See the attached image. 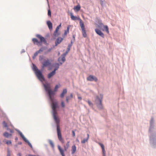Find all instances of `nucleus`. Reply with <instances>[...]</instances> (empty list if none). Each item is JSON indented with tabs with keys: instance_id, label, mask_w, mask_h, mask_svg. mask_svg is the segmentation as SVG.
I'll return each instance as SVG.
<instances>
[{
	"instance_id": "f257e3e1",
	"label": "nucleus",
	"mask_w": 156,
	"mask_h": 156,
	"mask_svg": "<svg viewBox=\"0 0 156 156\" xmlns=\"http://www.w3.org/2000/svg\"><path fill=\"white\" fill-rule=\"evenodd\" d=\"M57 107V103L52 102V108L53 110V114L54 119L57 124V130L58 138L59 140L62 143H64V140L62 137L61 131L59 126V120L58 116L57 115L56 108Z\"/></svg>"
},
{
	"instance_id": "f03ea898",
	"label": "nucleus",
	"mask_w": 156,
	"mask_h": 156,
	"mask_svg": "<svg viewBox=\"0 0 156 156\" xmlns=\"http://www.w3.org/2000/svg\"><path fill=\"white\" fill-rule=\"evenodd\" d=\"M36 37L40 40V41L36 38H33L32 41L34 44L37 45L38 46H41L42 45V42L44 44L47 43V41L45 38L39 34H37L36 35Z\"/></svg>"
},
{
	"instance_id": "7ed1b4c3",
	"label": "nucleus",
	"mask_w": 156,
	"mask_h": 156,
	"mask_svg": "<svg viewBox=\"0 0 156 156\" xmlns=\"http://www.w3.org/2000/svg\"><path fill=\"white\" fill-rule=\"evenodd\" d=\"M43 86L44 87L45 90L48 92L49 98L51 101H53V99L52 96L55 94V92L54 91H52L51 89L50 85L48 83L43 84Z\"/></svg>"
},
{
	"instance_id": "20e7f679",
	"label": "nucleus",
	"mask_w": 156,
	"mask_h": 156,
	"mask_svg": "<svg viewBox=\"0 0 156 156\" xmlns=\"http://www.w3.org/2000/svg\"><path fill=\"white\" fill-rule=\"evenodd\" d=\"M34 69L35 71L36 75L39 80L41 82L44 81V78L41 72L35 66H34Z\"/></svg>"
},
{
	"instance_id": "39448f33",
	"label": "nucleus",
	"mask_w": 156,
	"mask_h": 156,
	"mask_svg": "<svg viewBox=\"0 0 156 156\" xmlns=\"http://www.w3.org/2000/svg\"><path fill=\"white\" fill-rule=\"evenodd\" d=\"M102 96L100 95V96H97L95 100V103L97 107L99 109H102L103 106L101 103V101L102 99Z\"/></svg>"
},
{
	"instance_id": "423d86ee",
	"label": "nucleus",
	"mask_w": 156,
	"mask_h": 156,
	"mask_svg": "<svg viewBox=\"0 0 156 156\" xmlns=\"http://www.w3.org/2000/svg\"><path fill=\"white\" fill-rule=\"evenodd\" d=\"M2 124L4 127H7V130H9L11 133H13L14 132V131L13 129H9L8 128V127L9 126H11L12 127V125L11 124V123L8 120L7 123H6L5 121H4L2 123Z\"/></svg>"
},
{
	"instance_id": "0eeeda50",
	"label": "nucleus",
	"mask_w": 156,
	"mask_h": 156,
	"mask_svg": "<svg viewBox=\"0 0 156 156\" xmlns=\"http://www.w3.org/2000/svg\"><path fill=\"white\" fill-rule=\"evenodd\" d=\"M71 18L72 20H78L80 21V26L83 23L82 20L79 17H76L74 16L72 13L71 14Z\"/></svg>"
},
{
	"instance_id": "6e6552de",
	"label": "nucleus",
	"mask_w": 156,
	"mask_h": 156,
	"mask_svg": "<svg viewBox=\"0 0 156 156\" xmlns=\"http://www.w3.org/2000/svg\"><path fill=\"white\" fill-rule=\"evenodd\" d=\"M80 27L81 29L83 36L84 37H86L87 36V34L86 33V31L84 23L82 24L81 25H80Z\"/></svg>"
},
{
	"instance_id": "1a4fd4ad",
	"label": "nucleus",
	"mask_w": 156,
	"mask_h": 156,
	"mask_svg": "<svg viewBox=\"0 0 156 156\" xmlns=\"http://www.w3.org/2000/svg\"><path fill=\"white\" fill-rule=\"evenodd\" d=\"M61 23L58 26V27H57L56 29V30H55V32H54V33L53 34V35L54 36L57 37L60 34L59 33H58V32L60 28L61 27Z\"/></svg>"
},
{
	"instance_id": "9d476101",
	"label": "nucleus",
	"mask_w": 156,
	"mask_h": 156,
	"mask_svg": "<svg viewBox=\"0 0 156 156\" xmlns=\"http://www.w3.org/2000/svg\"><path fill=\"white\" fill-rule=\"evenodd\" d=\"M88 80L90 81H94L96 82L98 80V79L92 75L89 76L87 78Z\"/></svg>"
},
{
	"instance_id": "9b49d317",
	"label": "nucleus",
	"mask_w": 156,
	"mask_h": 156,
	"mask_svg": "<svg viewBox=\"0 0 156 156\" xmlns=\"http://www.w3.org/2000/svg\"><path fill=\"white\" fill-rule=\"evenodd\" d=\"M58 66L57 68H55L54 70L52 71L49 74H48V78H50L52 76H53L55 74V71L56 70H57L58 69Z\"/></svg>"
},
{
	"instance_id": "f8f14e48",
	"label": "nucleus",
	"mask_w": 156,
	"mask_h": 156,
	"mask_svg": "<svg viewBox=\"0 0 156 156\" xmlns=\"http://www.w3.org/2000/svg\"><path fill=\"white\" fill-rule=\"evenodd\" d=\"M100 25L99 26V27H103L104 29H103V31L105 30L108 33H109V31L108 30V28L107 25H104L102 23H101Z\"/></svg>"
},
{
	"instance_id": "ddd939ff",
	"label": "nucleus",
	"mask_w": 156,
	"mask_h": 156,
	"mask_svg": "<svg viewBox=\"0 0 156 156\" xmlns=\"http://www.w3.org/2000/svg\"><path fill=\"white\" fill-rule=\"evenodd\" d=\"M96 33L98 35L104 38V34L99 29H96L95 30Z\"/></svg>"
},
{
	"instance_id": "4468645a",
	"label": "nucleus",
	"mask_w": 156,
	"mask_h": 156,
	"mask_svg": "<svg viewBox=\"0 0 156 156\" xmlns=\"http://www.w3.org/2000/svg\"><path fill=\"white\" fill-rule=\"evenodd\" d=\"M51 64V63L49 60L47 59L43 63L42 68H44V67H47Z\"/></svg>"
},
{
	"instance_id": "2eb2a0df",
	"label": "nucleus",
	"mask_w": 156,
	"mask_h": 156,
	"mask_svg": "<svg viewBox=\"0 0 156 156\" xmlns=\"http://www.w3.org/2000/svg\"><path fill=\"white\" fill-rule=\"evenodd\" d=\"M66 53L64 55V56L62 57H59L58 59V61L61 64H62V63L64 62L65 61V56L66 55Z\"/></svg>"
},
{
	"instance_id": "dca6fc26",
	"label": "nucleus",
	"mask_w": 156,
	"mask_h": 156,
	"mask_svg": "<svg viewBox=\"0 0 156 156\" xmlns=\"http://www.w3.org/2000/svg\"><path fill=\"white\" fill-rule=\"evenodd\" d=\"M58 147L59 151L60 153L62 156H65L64 152V150L62 149L61 147L59 145L58 146Z\"/></svg>"
},
{
	"instance_id": "f3484780",
	"label": "nucleus",
	"mask_w": 156,
	"mask_h": 156,
	"mask_svg": "<svg viewBox=\"0 0 156 156\" xmlns=\"http://www.w3.org/2000/svg\"><path fill=\"white\" fill-rule=\"evenodd\" d=\"M63 38L61 37H59L56 39L55 41V46L60 44L63 40Z\"/></svg>"
},
{
	"instance_id": "a211bd4d",
	"label": "nucleus",
	"mask_w": 156,
	"mask_h": 156,
	"mask_svg": "<svg viewBox=\"0 0 156 156\" xmlns=\"http://www.w3.org/2000/svg\"><path fill=\"white\" fill-rule=\"evenodd\" d=\"M71 154H73L75 153L76 151V148L75 145H74L72 147Z\"/></svg>"
},
{
	"instance_id": "6ab92c4d",
	"label": "nucleus",
	"mask_w": 156,
	"mask_h": 156,
	"mask_svg": "<svg viewBox=\"0 0 156 156\" xmlns=\"http://www.w3.org/2000/svg\"><path fill=\"white\" fill-rule=\"evenodd\" d=\"M20 134L21 136V137L24 139V140L26 142H28V145L31 147V148L32 147V146L31 144L28 141L26 140V139L25 138V137H24V135L22 134V133H20Z\"/></svg>"
},
{
	"instance_id": "aec40b11",
	"label": "nucleus",
	"mask_w": 156,
	"mask_h": 156,
	"mask_svg": "<svg viewBox=\"0 0 156 156\" xmlns=\"http://www.w3.org/2000/svg\"><path fill=\"white\" fill-rule=\"evenodd\" d=\"M47 24L50 29H52V23L50 21H48L47 22Z\"/></svg>"
},
{
	"instance_id": "412c9836",
	"label": "nucleus",
	"mask_w": 156,
	"mask_h": 156,
	"mask_svg": "<svg viewBox=\"0 0 156 156\" xmlns=\"http://www.w3.org/2000/svg\"><path fill=\"white\" fill-rule=\"evenodd\" d=\"M69 146V141H68L66 144V146H64V151H66L67 150Z\"/></svg>"
},
{
	"instance_id": "4be33fe9",
	"label": "nucleus",
	"mask_w": 156,
	"mask_h": 156,
	"mask_svg": "<svg viewBox=\"0 0 156 156\" xmlns=\"http://www.w3.org/2000/svg\"><path fill=\"white\" fill-rule=\"evenodd\" d=\"M67 90L66 89H63L62 92L60 95V97L61 98H63L64 97V95L67 93Z\"/></svg>"
},
{
	"instance_id": "5701e85b",
	"label": "nucleus",
	"mask_w": 156,
	"mask_h": 156,
	"mask_svg": "<svg viewBox=\"0 0 156 156\" xmlns=\"http://www.w3.org/2000/svg\"><path fill=\"white\" fill-rule=\"evenodd\" d=\"M87 138L85 139H83L81 141V143L82 144H84L86 142H87L89 138V134H87Z\"/></svg>"
},
{
	"instance_id": "b1692460",
	"label": "nucleus",
	"mask_w": 156,
	"mask_h": 156,
	"mask_svg": "<svg viewBox=\"0 0 156 156\" xmlns=\"http://www.w3.org/2000/svg\"><path fill=\"white\" fill-rule=\"evenodd\" d=\"M80 9V5H78L74 7V9L75 11H79Z\"/></svg>"
},
{
	"instance_id": "393cba45",
	"label": "nucleus",
	"mask_w": 156,
	"mask_h": 156,
	"mask_svg": "<svg viewBox=\"0 0 156 156\" xmlns=\"http://www.w3.org/2000/svg\"><path fill=\"white\" fill-rule=\"evenodd\" d=\"M3 136L5 137L8 138L9 136H11L12 134H9L7 132H5L3 133Z\"/></svg>"
},
{
	"instance_id": "a878e982",
	"label": "nucleus",
	"mask_w": 156,
	"mask_h": 156,
	"mask_svg": "<svg viewBox=\"0 0 156 156\" xmlns=\"http://www.w3.org/2000/svg\"><path fill=\"white\" fill-rule=\"evenodd\" d=\"M49 142L50 144L51 147L52 148H54V144L53 141L51 140H49Z\"/></svg>"
},
{
	"instance_id": "bb28decb",
	"label": "nucleus",
	"mask_w": 156,
	"mask_h": 156,
	"mask_svg": "<svg viewBox=\"0 0 156 156\" xmlns=\"http://www.w3.org/2000/svg\"><path fill=\"white\" fill-rule=\"evenodd\" d=\"M61 86V85L60 84H59L58 85H56L54 88V91L56 92L58 89V88H59Z\"/></svg>"
},
{
	"instance_id": "cd10ccee",
	"label": "nucleus",
	"mask_w": 156,
	"mask_h": 156,
	"mask_svg": "<svg viewBox=\"0 0 156 156\" xmlns=\"http://www.w3.org/2000/svg\"><path fill=\"white\" fill-rule=\"evenodd\" d=\"M69 26H68L66 30L64 33V34L66 35L68 33H69Z\"/></svg>"
},
{
	"instance_id": "c85d7f7f",
	"label": "nucleus",
	"mask_w": 156,
	"mask_h": 156,
	"mask_svg": "<svg viewBox=\"0 0 156 156\" xmlns=\"http://www.w3.org/2000/svg\"><path fill=\"white\" fill-rule=\"evenodd\" d=\"M72 42L71 41V44L69 45V46H68V48H67V51H66V54H67L68 53V52L69 51V50H70V48L71 47V46H72Z\"/></svg>"
},
{
	"instance_id": "c756f323",
	"label": "nucleus",
	"mask_w": 156,
	"mask_h": 156,
	"mask_svg": "<svg viewBox=\"0 0 156 156\" xmlns=\"http://www.w3.org/2000/svg\"><path fill=\"white\" fill-rule=\"evenodd\" d=\"M153 122H154V119L153 118H152L151 119V122H150L151 126H150V130L151 128V126H152V125L153 124Z\"/></svg>"
},
{
	"instance_id": "7c9ffc66",
	"label": "nucleus",
	"mask_w": 156,
	"mask_h": 156,
	"mask_svg": "<svg viewBox=\"0 0 156 156\" xmlns=\"http://www.w3.org/2000/svg\"><path fill=\"white\" fill-rule=\"evenodd\" d=\"M39 53L37 51L34 54V56L33 57V58H34L35 57H36L39 54Z\"/></svg>"
},
{
	"instance_id": "2f4dec72",
	"label": "nucleus",
	"mask_w": 156,
	"mask_h": 156,
	"mask_svg": "<svg viewBox=\"0 0 156 156\" xmlns=\"http://www.w3.org/2000/svg\"><path fill=\"white\" fill-rule=\"evenodd\" d=\"M89 105L91 106H93V104L90 101L88 100L87 101Z\"/></svg>"
},
{
	"instance_id": "473e14b6",
	"label": "nucleus",
	"mask_w": 156,
	"mask_h": 156,
	"mask_svg": "<svg viewBox=\"0 0 156 156\" xmlns=\"http://www.w3.org/2000/svg\"><path fill=\"white\" fill-rule=\"evenodd\" d=\"M48 15L49 16L51 17V12L50 9L48 10Z\"/></svg>"
},
{
	"instance_id": "72a5a7b5",
	"label": "nucleus",
	"mask_w": 156,
	"mask_h": 156,
	"mask_svg": "<svg viewBox=\"0 0 156 156\" xmlns=\"http://www.w3.org/2000/svg\"><path fill=\"white\" fill-rule=\"evenodd\" d=\"M61 105L62 107V108H64L65 107V105L63 101H62L61 102Z\"/></svg>"
},
{
	"instance_id": "f704fd0d",
	"label": "nucleus",
	"mask_w": 156,
	"mask_h": 156,
	"mask_svg": "<svg viewBox=\"0 0 156 156\" xmlns=\"http://www.w3.org/2000/svg\"><path fill=\"white\" fill-rule=\"evenodd\" d=\"M6 143V144L8 145L11 144V142L10 140H8L7 141Z\"/></svg>"
},
{
	"instance_id": "c9c22d12",
	"label": "nucleus",
	"mask_w": 156,
	"mask_h": 156,
	"mask_svg": "<svg viewBox=\"0 0 156 156\" xmlns=\"http://www.w3.org/2000/svg\"><path fill=\"white\" fill-rule=\"evenodd\" d=\"M58 66V68H59V65L58 63H56L55 64V68H57Z\"/></svg>"
},
{
	"instance_id": "e433bc0d",
	"label": "nucleus",
	"mask_w": 156,
	"mask_h": 156,
	"mask_svg": "<svg viewBox=\"0 0 156 156\" xmlns=\"http://www.w3.org/2000/svg\"><path fill=\"white\" fill-rule=\"evenodd\" d=\"M43 58V56H40L39 57V60L40 61L42 60Z\"/></svg>"
},
{
	"instance_id": "4c0bfd02",
	"label": "nucleus",
	"mask_w": 156,
	"mask_h": 156,
	"mask_svg": "<svg viewBox=\"0 0 156 156\" xmlns=\"http://www.w3.org/2000/svg\"><path fill=\"white\" fill-rule=\"evenodd\" d=\"M7 156H10V152L9 150H8V153H7Z\"/></svg>"
},
{
	"instance_id": "58836bf2",
	"label": "nucleus",
	"mask_w": 156,
	"mask_h": 156,
	"mask_svg": "<svg viewBox=\"0 0 156 156\" xmlns=\"http://www.w3.org/2000/svg\"><path fill=\"white\" fill-rule=\"evenodd\" d=\"M72 132L73 136L75 137V132L74 131H72Z\"/></svg>"
},
{
	"instance_id": "ea45409f",
	"label": "nucleus",
	"mask_w": 156,
	"mask_h": 156,
	"mask_svg": "<svg viewBox=\"0 0 156 156\" xmlns=\"http://www.w3.org/2000/svg\"><path fill=\"white\" fill-rule=\"evenodd\" d=\"M99 145L101 146L102 149L103 148H104V145L103 144H101V143H100V144H99Z\"/></svg>"
},
{
	"instance_id": "a19ab883",
	"label": "nucleus",
	"mask_w": 156,
	"mask_h": 156,
	"mask_svg": "<svg viewBox=\"0 0 156 156\" xmlns=\"http://www.w3.org/2000/svg\"><path fill=\"white\" fill-rule=\"evenodd\" d=\"M102 152H103V154H105V147L104 148H103L102 149Z\"/></svg>"
},
{
	"instance_id": "79ce46f5",
	"label": "nucleus",
	"mask_w": 156,
	"mask_h": 156,
	"mask_svg": "<svg viewBox=\"0 0 156 156\" xmlns=\"http://www.w3.org/2000/svg\"><path fill=\"white\" fill-rule=\"evenodd\" d=\"M38 53H40L41 52H42L43 51V50L41 49H40V50H39L38 51H37Z\"/></svg>"
},
{
	"instance_id": "37998d69",
	"label": "nucleus",
	"mask_w": 156,
	"mask_h": 156,
	"mask_svg": "<svg viewBox=\"0 0 156 156\" xmlns=\"http://www.w3.org/2000/svg\"><path fill=\"white\" fill-rule=\"evenodd\" d=\"M70 97V98H73V94H71L70 95V96H69Z\"/></svg>"
},
{
	"instance_id": "c03bdc74",
	"label": "nucleus",
	"mask_w": 156,
	"mask_h": 156,
	"mask_svg": "<svg viewBox=\"0 0 156 156\" xmlns=\"http://www.w3.org/2000/svg\"><path fill=\"white\" fill-rule=\"evenodd\" d=\"M69 100V99H68V98H66V101L67 102H68Z\"/></svg>"
},
{
	"instance_id": "a18cd8bd",
	"label": "nucleus",
	"mask_w": 156,
	"mask_h": 156,
	"mask_svg": "<svg viewBox=\"0 0 156 156\" xmlns=\"http://www.w3.org/2000/svg\"><path fill=\"white\" fill-rule=\"evenodd\" d=\"M28 156H39V155H31V154H29V155Z\"/></svg>"
},
{
	"instance_id": "49530a36",
	"label": "nucleus",
	"mask_w": 156,
	"mask_h": 156,
	"mask_svg": "<svg viewBox=\"0 0 156 156\" xmlns=\"http://www.w3.org/2000/svg\"><path fill=\"white\" fill-rule=\"evenodd\" d=\"M78 98L80 100H81L82 99V98L81 97H78Z\"/></svg>"
},
{
	"instance_id": "de8ad7c7",
	"label": "nucleus",
	"mask_w": 156,
	"mask_h": 156,
	"mask_svg": "<svg viewBox=\"0 0 156 156\" xmlns=\"http://www.w3.org/2000/svg\"><path fill=\"white\" fill-rule=\"evenodd\" d=\"M18 156H21V154L20 153H19L18 154Z\"/></svg>"
},
{
	"instance_id": "09e8293b",
	"label": "nucleus",
	"mask_w": 156,
	"mask_h": 156,
	"mask_svg": "<svg viewBox=\"0 0 156 156\" xmlns=\"http://www.w3.org/2000/svg\"><path fill=\"white\" fill-rule=\"evenodd\" d=\"M66 98H68V99H69V100L71 99L70 98V97L69 96L67 97H66Z\"/></svg>"
},
{
	"instance_id": "8fccbe9b",
	"label": "nucleus",
	"mask_w": 156,
	"mask_h": 156,
	"mask_svg": "<svg viewBox=\"0 0 156 156\" xmlns=\"http://www.w3.org/2000/svg\"><path fill=\"white\" fill-rule=\"evenodd\" d=\"M51 51L50 49H49V50H48V51Z\"/></svg>"
},
{
	"instance_id": "3c124183",
	"label": "nucleus",
	"mask_w": 156,
	"mask_h": 156,
	"mask_svg": "<svg viewBox=\"0 0 156 156\" xmlns=\"http://www.w3.org/2000/svg\"><path fill=\"white\" fill-rule=\"evenodd\" d=\"M17 138H16V140H17Z\"/></svg>"
},
{
	"instance_id": "603ef678",
	"label": "nucleus",
	"mask_w": 156,
	"mask_h": 156,
	"mask_svg": "<svg viewBox=\"0 0 156 156\" xmlns=\"http://www.w3.org/2000/svg\"><path fill=\"white\" fill-rule=\"evenodd\" d=\"M75 156H76V155H75Z\"/></svg>"
}]
</instances>
